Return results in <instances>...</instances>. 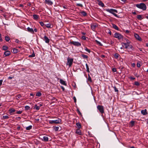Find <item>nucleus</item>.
Wrapping results in <instances>:
<instances>
[{
    "mask_svg": "<svg viewBox=\"0 0 148 148\" xmlns=\"http://www.w3.org/2000/svg\"><path fill=\"white\" fill-rule=\"evenodd\" d=\"M136 6L143 10H145L147 8L146 5L143 3H141L136 5Z\"/></svg>",
    "mask_w": 148,
    "mask_h": 148,
    "instance_id": "nucleus-1",
    "label": "nucleus"
},
{
    "mask_svg": "<svg viewBox=\"0 0 148 148\" xmlns=\"http://www.w3.org/2000/svg\"><path fill=\"white\" fill-rule=\"evenodd\" d=\"M106 11L112 14L115 16L116 17H118L117 15L114 13V12H115L116 13L117 12V11L116 10L112 9H106Z\"/></svg>",
    "mask_w": 148,
    "mask_h": 148,
    "instance_id": "nucleus-2",
    "label": "nucleus"
},
{
    "mask_svg": "<svg viewBox=\"0 0 148 148\" xmlns=\"http://www.w3.org/2000/svg\"><path fill=\"white\" fill-rule=\"evenodd\" d=\"M61 119L58 118L57 119L55 120H50L49 121V123L51 124H58L61 122Z\"/></svg>",
    "mask_w": 148,
    "mask_h": 148,
    "instance_id": "nucleus-3",
    "label": "nucleus"
},
{
    "mask_svg": "<svg viewBox=\"0 0 148 148\" xmlns=\"http://www.w3.org/2000/svg\"><path fill=\"white\" fill-rule=\"evenodd\" d=\"M97 108L100 112L103 114L104 113V107L101 105H98L97 106Z\"/></svg>",
    "mask_w": 148,
    "mask_h": 148,
    "instance_id": "nucleus-4",
    "label": "nucleus"
},
{
    "mask_svg": "<svg viewBox=\"0 0 148 148\" xmlns=\"http://www.w3.org/2000/svg\"><path fill=\"white\" fill-rule=\"evenodd\" d=\"M69 44H73L75 46L77 47L80 46L81 45L80 42H76L73 41H70Z\"/></svg>",
    "mask_w": 148,
    "mask_h": 148,
    "instance_id": "nucleus-5",
    "label": "nucleus"
},
{
    "mask_svg": "<svg viewBox=\"0 0 148 148\" xmlns=\"http://www.w3.org/2000/svg\"><path fill=\"white\" fill-rule=\"evenodd\" d=\"M114 36L115 38L120 40L123 38V36L118 33H115L114 34Z\"/></svg>",
    "mask_w": 148,
    "mask_h": 148,
    "instance_id": "nucleus-6",
    "label": "nucleus"
},
{
    "mask_svg": "<svg viewBox=\"0 0 148 148\" xmlns=\"http://www.w3.org/2000/svg\"><path fill=\"white\" fill-rule=\"evenodd\" d=\"M67 65H69V67L71 66L72 65L73 62V58H70L69 57L67 58Z\"/></svg>",
    "mask_w": 148,
    "mask_h": 148,
    "instance_id": "nucleus-7",
    "label": "nucleus"
},
{
    "mask_svg": "<svg viewBox=\"0 0 148 148\" xmlns=\"http://www.w3.org/2000/svg\"><path fill=\"white\" fill-rule=\"evenodd\" d=\"M98 24L96 23H94L91 24V28L93 31H95L96 28L98 27Z\"/></svg>",
    "mask_w": 148,
    "mask_h": 148,
    "instance_id": "nucleus-8",
    "label": "nucleus"
},
{
    "mask_svg": "<svg viewBox=\"0 0 148 148\" xmlns=\"http://www.w3.org/2000/svg\"><path fill=\"white\" fill-rule=\"evenodd\" d=\"M11 54V52L10 51L7 50L5 51L3 54V56L4 57L7 56H9Z\"/></svg>",
    "mask_w": 148,
    "mask_h": 148,
    "instance_id": "nucleus-9",
    "label": "nucleus"
},
{
    "mask_svg": "<svg viewBox=\"0 0 148 148\" xmlns=\"http://www.w3.org/2000/svg\"><path fill=\"white\" fill-rule=\"evenodd\" d=\"M134 36L136 38V39L138 40L141 41L142 40L141 38L140 37V36H139V35L136 34V33H134Z\"/></svg>",
    "mask_w": 148,
    "mask_h": 148,
    "instance_id": "nucleus-10",
    "label": "nucleus"
},
{
    "mask_svg": "<svg viewBox=\"0 0 148 148\" xmlns=\"http://www.w3.org/2000/svg\"><path fill=\"white\" fill-rule=\"evenodd\" d=\"M43 40L45 41V42L46 43H49V39L46 36H45L44 37Z\"/></svg>",
    "mask_w": 148,
    "mask_h": 148,
    "instance_id": "nucleus-11",
    "label": "nucleus"
},
{
    "mask_svg": "<svg viewBox=\"0 0 148 148\" xmlns=\"http://www.w3.org/2000/svg\"><path fill=\"white\" fill-rule=\"evenodd\" d=\"M45 2L46 4L50 5H52L53 4L52 2L50 0H45Z\"/></svg>",
    "mask_w": 148,
    "mask_h": 148,
    "instance_id": "nucleus-12",
    "label": "nucleus"
},
{
    "mask_svg": "<svg viewBox=\"0 0 148 148\" xmlns=\"http://www.w3.org/2000/svg\"><path fill=\"white\" fill-rule=\"evenodd\" d=\"M27 31L32 34H34V30L32 28H30L29 27H28L27 28Z\"/></svg>",
    "mask_w": 148,
    "mask_h": 148,
    "instance_id": "nucleus-13",
    "label": "nucleus"
},
{
    "mask_svg": "<svg viewBox=\"0 0 148 148\" xmlns=\"http://www.w3.org/2000/svg\"><path fill=\"white\" fill-rule=\"evenodd\" d=\"M60 83L62 85H63L65 86L66 85V82L63 80L61 79H60Z\"/></svg>",
    "mask_w": 148,
    "mask_h": 148,
    "instance_id": "nucleus-14",
    "label": "nucleus"
},
{
    "mask_svg": "<svg viewBox=\"0 0 148 148\" xmlns=\"http://www.w3.org/2000/svg\"><path fill=\"white\" fill-rule=\"evenodd\" d=\"M98 4L99 6L102 7H103L104 6V3L102 2L101 1L98 0Z\"/></svg>",
    "mask_w": 148,
    "mask_h": 148,
    "instance_id": "nucleus-15",
    "label": "nucleus"
},
{
    "mask_svg": "<svg viewBox=\"0 0 148 148\" xmlns=\"http://www.w3.org/2000/svg\"><path fill=\"white\" fill-rule=\"evenodd\" d=\"M122 45H124L125 46V49H127L128 47L130 44H128L126 43L123 42L122 43Z\"/></svg>",
    "mask_w": 148,
    "mask_h": 148,
    "instance_id": "nucleus-16",
    "label": "nucleus"
},
{
    "mask_svg": "<svg viewBox=\"0 0 148 148\" xmlns=\"http://www.w3.org/2000/svg\"><path fill=\"white\" fill-rule=\"evenodd\" d=\"M33 17L34 19L35 20H37L39 17V16L38 15L34 14L33 15Z\"/></svg>",
    "mask_w": 148,
    "mask_h": 148,
    "instance_id": "nucleus-17",
    "label": "nucleus"
},
{
    "mask_svg": "<svg viewBox=\"0 0 148 148\" xmlns=\"http://www.w3.org/2000/svg\"><path fill=\"white\" fill-rule=\"evenodd\" d=\"M141 113L143 115H145L146 114H147V112L146 109H145L144 110H142L141 111Z\"/></svg>",
    "mask_w": 148,
    "mask_h": 148,
    "instance_id": "nucleus-18",
    "label": "nucleus"
},
{
    "mask_svg": "<svg viewBox=\"0 0 148 148\" xmlns=\"http://www.w3.org/2000/svg\"><path fill=\"white\" fill-rule=\"evenodd\" d=\"M9 111L10 114H11L13 112H14L15 111V110L13 108H12L9 110Z\"/></svg>",
    "mask_w": 148,
    "mask_h": 148,
    "instance_id": "nucleus-19",
    "label": "nucleus"
},
{
    "mask_svg": "<svg viewBox=\"0 0 148 148\" xmlns=\"http://www.w3.org/2000/svg\"><path fill=\"white\" fill-rule=\"evenodd\" d=\"M42 140L44 141H48V138L47 137L44 136Z\"/></svg>",
    "mask_w": 148,
    "mask_h": 148,
    "instance_id": "nucleus-20",
    "label": "nucleus"
},
{
    "mask_svg": "<svg viewBox=\"0 0 148 148\" xmlns=\"http://www.w3.org/2000/svg\"><path fill=\"white\" fill-rule=\"evenodd\" d=\"M112 27L114 29L116 30H118L119 29L118 27L114 24H112Z\"/></svg>",
    "mask_w": 148,
    "mask_h": 148,
    "instance_id": "nucleus-21",
    "label": "nucleus"
},
{
    "mask_svg": "<svg viewBox=\"0 0 148 148\" xmlns=\"http://www.w3.org/2000/svg\"><path fill=\"white\" fill-rule=\"evenodd\" d=\"M8 48V47L6 45H4L2 47V50H3L6 51Z\"/></svg>",
    "mask_w": 148,
    "mask_h": 148,
    "instance_id": "nucleus-22",
    "label": "nucleus"
},
{
    "mask_svg": "<svg viewBox=\"0 0 148 148\" xmlns=\"http://www.w3.org/2000/svg\"><path fill=\"white\" fill-rule=\"evenodd\" d=\"M45 26L48 28L51 29L52 28V27H51V25L50 23L47 24L45 25Z\"/></svg>",
    "mask_w": 148,
    "mask_h": 148,
    "instance_id": "nucleus-23",
    "label": "nucleus"
},
{
    "mask_svg": "<svg viewBox=\"0 0 148 148\" xmlns=\"http://www.w3.org/2000/svg\"><path fill=\"white\" fill-rule=\"evenodd\" d=\"M76 133L77 134H78L81 135L82 134V133L81 132V131L79 129H77L76 131Z\"/></svg>",
    "mask_w": 148,
    "mask_h": 148,
    "instance_id": "nucleus-24",
    "label": "nucleus"
},
{
    "mask_svg": "<svg viewBox=\"0 0 148 148\" xmlns=\"http://www.w3.org/2000/svg\"><path fill=\"white\" fill-rule=\"evenodd\" d=\"M81 56L84 59H87L88 57L87 55L84 54H82Z\"/></svg>",
    "mask_w": 148,
    "mask_h": 148,
    "instance_id": "nucleus-25",
    "label": "nucleus"
},
{
    "mask_svg": "<svg viewBox=\"0 0 148 148\" xmlns=\"http://www.w3.org/2000/svg\"><path fill=\"white\" fill-rule=\"evenodd\" d=\"M88 75V77L87 79V80L88 82H92L91 77L89 75Z\"/></svg>",
    "mask_w": 148,
    "mask_h": 148,
    "instance_id": "nucleus-26",
    "label": "nucleus"
},
{
    "mask_svg": "<svg viewBox=\"0 0 148 148\" xmlns=\"http://www.w3.org/2000/svg\"><path fill=\"white\" fill-rule=\"evenodd\" d=\"M40 108L38 106H37L36 104L35 105L34 109H36V110H39Z\"/></svg>",
    "mask_w": 148,
    "mask_h": 148,
    "instance_id": "nucleus-27",
    "label": "nucleus"
},
{
    "mask_svg": "<svg viewBox=\"0 0 148 148\" xmlns=\"http://www.w3.org/2000/svg\"><path fill=\"white\" fill-rule=\"evenodd\" d=\"M32 128V125H29L26 128V130H31Z\"/></svg>",
    "mask_w": 148,
    "mask_h": 148,
    "instance_id": "nucleus-28",
    "label": "nucleus"
},
{
    "mask_svg": "<svg viewBox=\"0 0 148 148\" xmlns=\"http://www.w3.org/2000/svg\"><path fill=\"white\" fill-rule=\"evenodd\" d=\"M81 13L84 16H86L87 15L86 12L84 11L81 12Z\"/></svg>",
    "mask_w": 148,
    "mask_h": 148,
    "instance_id": "nucleus-29",
    "label": "nucleus"
},
{
    "mask_svg": "<svg viewBox=\"0 0 148 148\" xmlns=\"http://www.w3.org/2000/svg\"><path fill=\"white\" fill-rule=\"evenodd\" d=\"M76 125L78 128L79 129L81 128V125L79 123H76Z\"/></svg>",
    "mask_w": 148,
    "mask_h": 148,
    "instance_id": "nucleus-30",
    "label": "nucleus"
},
{
    "mask_svg": "<svg viewBox=\"0 0 148 148\" xmlns=\"http://www.w3.org/2000/svg\"><path fill=\"white\" fill-rule=\"evenodd\" d=\"M35 54L34 53V51H33V53L31 55L29 56V58H33L35 56Z\"/></svg>",
    "mask_w": 148,
    "mask_h": 148,
    "instance_id": "nucleus-31",
    "label": "nucleus"
},
{
    "mask_svg": "<svg viewBox=\"0 0 148 148\" xmlns=\"http://www.w3.org/2000/svg\"><path fill=\"white\" fill-rule=\"evenodd\" d=\"M5 39L7 41H8L10 40V38L8 36H5Z\"/></svg>",
    "mask_w": 148,
    "mask_h": 148,
    "instance_id": "nucleus-32",
    "label": "nucleus"
},
{
    "mask_svg": "<svg viewBox=\"0 0 148 148\" xmlns=\"http://www.w3.org/2000/svg\"><path fill=\"white\" fill-rule=\"evenodd\" d=\"M96 42L100 46H102L103 45L102 44V43L98 41L97 40H95Z\"/></svg>",
    "mask_w": 148,
    "mask_h": 148,
    "instance_id": "nucleus-33",
    "label": "nucleus"
},
{
    "mask_svg": "<svg viewBox=\"0 0 148 148\" xmlns=\"http://www.w3.org/2000/svg\"><path fill=\"white\" fill-rule=\"evenodd\" d=\"M13 52L14 53H17L18 52V50L16 48H14L13 49Z\"/></svg>",
    "mask_w": 148,
    "mask_h": 148,
    "instance_id": "nucleus-34",
    "label": "nucleus"
},
{
    "mask_svg": "<svg viewBox=\"0 0 148 148\" xmlns=\"http://www.w3.org/2000/svg\"><path fill=\"white\" fill-rule=\"evenodd\" d=\"M137 18L138 20H141L142 19V16L141 15H138L137 16Z\"/></svg>",
    "mask_w": 148,
    "mask_h": 148,
    "instance_id": "nucleus-35",
    "label": "nucleus"
},
{
    "mask_svg": "<svg viewBox=\"0 0 148 148\" xmlns=\"http://www.w3.org/2000/svg\"><path fill=\"white\" fill-rule=\"evenodd\" d=\"M86 71L88 72H89V68L88 65L87 63H86Z\"/></svg>",
    "mask_w": 148,
    "mask_h": 148,
    "instance_id": "nucleus-36",
    "label": "nucleus"
},
{
    "mask_svg": "<svg viewBox=\"0 0 148 148\" xmlns=\"http://www.w3.org/2000/svg\"><path fill=\"white\" fill-rule=\"evenodd\" d=\"M119 55V54L116 53L114 55V56L117 59L118 58Z\"/></svg>",
    "mask_w": 148,
    "mask_h": 148,
    "instance_id": "nucleus-37",
    "label": "nucleus"
},
{
    "mask_svg": "<svg viewBox=\"0 0 148 148\" xmlns=\"http://www.w3.org/2000/svg\"><path fill=\"white\" fill-rule=\"evenodd\" d=\"M41 95V93L40 92H38L36 94V96L37 97H40Z\"/></svg>",
    "mask_w": 148,
    "mask_h": 148,
    "instance_id": "nucleus-38",
    "label": "nucleus"
},
{
    "mask_svg": "<svg viewBox=\"0 0 148 148\" xmlns=\"http://www.w3.org/2000/svg\"><path fill=\"white\" fill-rule=\"evenodd\" d=\"M21 95L20 94H19L16 95V99H18L19 98H21Z\"/></svg>",
    "mask_w": 148,
    "mask_h": 148,
    "instance_id": "nucleus-39",
    "label": "nucleus"
},
{
    "mask_svg": "<svg viewBox=\"0 0 148 148\" xmlns=\"http://www.w3.org/2000/svg\"><path fill=\"white\" fill-rule=\"evenodd\" d=\"M84 49L86 51L88 52L89 53H90V49H88L86 47H85L84 48Z\"/></svg>",
    "mask_w": 148,
    "mask_h": 148,
    "instance_id": "nucleus-40",
    "label": "nucleus"
},
{
    "mask_svg": "<svg viewBox=\"0 0 148 148\" xmlns=\"http://www.w3.org/2000/svg\"><path fill=\"white\" fill-rule=\"evenodd\" d=\"M9 118V117L7 115L3 116L2 119H8Z\"/></svg>",
    "mask_w": 148,
    "mask_h": 148,
    "instance_id": "nucleus-41",
    "label": "nucleus"
},
{
    "mask_svg": "<svg viewBox=\"0 0 148 148\" xmlns=\"http://www.w3.org/2000/svg\"><path fill=\"white\" fill-rule=\"evenodd\" d=\"M25 109L26 110H28L30 108V107L28 106H25Z\"/></svg>",
    "mask_w": 148,
    "mask_h": 148,
    "instance_id": "nucleus-42",
    "label": "nucleus"
},
{
    "mask_svg": "<svg viewBox=\"0 0 148 148\" xmlns=\"http://www.w3.org/2000/svg\"><path fill=\"white\" fill-rule=\"evenodd\" d=\"M23 112V111L21 110H19L18 111L16 112V114H21Z\"/></svg>",
    "mask_w": 148,
    "mask_h": 148,
    "instance_id": "nucleus-43",
    "label": "nucleus"
},
{
    "mask_svg": "<svg viewBox=\"0 0 148 148\" xmlns=\"http://www.w3.org/2000/svg\"><path fill=\"white\" fill-rule=\"evenodd\" d=\"M15 42L17 43H20L21 42L18 39H16L15 40Z\"/></svg>",
    "mask_w": 148,
    "mask_h": 148,
    "instance_id": "nucleus-44",
    "label": "nucleus"
},
{
    "mask_svg": "<svg viewBox=\"0 0 148 148\" xmlns=\"http://www.w3.org/2000/svg\"><path fill=\"white\" fill-rule=\"evenodd\" d=\"M113 88H114V91L115 92H118L119 90L117 88H116L115 86L113 87Z\"/></svg>",
    "mask_w": 148,
    "mask_h": 148,
    "instance_id": "nucleus-45",
    "label": "nucleus"
},
{
    "mask_svg": "<svg viewBox=\"0 0 148 148\" xmlns=\"http://www.w3.org/2000/svg\"><path fill=\"white\" fill-rule=\"evenodd\" d=\"M59 129V127H55L54 128V130L56 131H58V130Z\"/></svg>",
    "mask_w": 148,
    "mask_h": 148,
    "instance_id": "nucleus-46",
    "label": "nucleus"
},
{
    "mask_svg": "<svg viewBox=\"0 0 148 148\" xmlns=\"http://www.w3.org/2000/svg\"><path fill=\"white\" fill-rule=\"evenodd\" d=\"M76 6L82 7L83 5L82 4L80 3H77L76 4Z\"/></svg>",
    "mask_w": 148,
    "mask_h": 148,
    "instance_id": "nucleus-47",
    "label": "nucleus"
},
{
    "mask_svg": "<svg viewBox=\"0 0 148 148\" xmlns=\"http://www.w3.org/2000/svg\"><path fill=\"white\" fill-rule=\"evenodd\" d=\"M134 84H135V85H136L137 86H138L140 85L139 83L138 82H135Z\"/></svg>",
    "mask_w": 148,
    "mask_h": 148,
    "instance_id": "nucleus-48",
    "label": "nucleus"
},
{
    "mask_svg": "<svg viewBox=\"0 0 148 148\" xmlns=\"http://www.w3.org/2000/svg\"><path fill=\"white\" fill-rule=\"evenodd\" d=\"M128 47H129V49H132V50H133V49H132L133 46H132V45L130 44Z\"/></svg>",
    "mask_w": 148,
    "mask_h": 148,
    "instance_id": "nucleus-49",
    "label": "nucleus"
},
{
    "mask_svg": "<svg viewBox=\"0 0 148 148\" xmlns=\"http://www.w3.org/2000/svg\"><path fill=\"white\" fill-rule=\"evenodd\" d=\"M126 43H127L128 44H130L131 43L130 41L129 40L126 39Z\"/></svg>",
    "mask_w": 148,
    "mask_h": 148,
    "instance_id": "nucleus-50",
    "label": "nucleus"
},
{
    "mask_svg": "<svg viewBox=\"0 0 148 148\" xmlns=\"http://www.w3.org/2000/svg\"><path fill=\"white\" fill-rule=\"evenodd\" d=\"M39 23L40 25L42 27H43L44 25V24L42 22H39Z\"/></svg>",
    "mask_w": 148,
    "mask_h": 148,
    "instance_id": "nucleus-51",
    "label": "nucleus"
},
{
    "mask_svg": "<svg viewBox=\"0 0 148 148\" xmlns=\"http://www.w3.org/2000/svg\"><path fill=\"white\" fill-rule=\"evenodd\" d=\"M137 65L138 67H139L141 66L140 64V63L137 62Z\"/></svg>",
    "mask_w": 148,
    "mask_h": 148,
    "instance_id": "nucleus-52",
    "label": "nucleus"
},
{
    "mask_svg": "<svg viewBox=\"0 0 148 148\" xmlns=\"http://www.w3.org/2000/svg\"><path fill=\"white\" fill-rule=\"evenodd\" d=\"M130 123L131 124V125H132V126H133L134 125V121H131L130 122Z\"/></svg>",
    "mask_w": 148,
    "mask_h": 148,
    "instance_id": "nucleus-53",
    "label": "nucleus"
},
{
    "mask_svg": "<svg viewBox=\"0 0 148 148\" xmlns=\"http://www.w3.org/2000/svg\"><path fill=\"white\" fill-rule=\"evenodd\" d=\"M14 78V76L9 77H8V79H12V78Z\"/></svg>",
    "mask_w": 148,
    "mask_h": 148,
    "instance_id": "nucleus-54",
    "label": "nucleus"
},
{
    "mask_svg": "<svg viewBox=\"0 0 148 148\" xmlns=\"http://www.w3.org/2000/svg\"><path fill=\"white\" fill-rule=\"evenodd\" d=\"M82 38L84 40H85L86 39V37L84 36H82Z\"/></svg>",
    "mask_w": 148,
    "mask_h": 148,
    "instance_id": "nucleus-55",
    "label": "nucleus"
},
{
    "mask_svg": "<svg viewBox=\"0 0 148 148\" xmlns=\"http://www.w3.org/2000/svg\"><path fill=\"white\" fill-rule=\"evenodd\" d=\"M73 99L74 100V102L76 103V99L75 97H73Z\"/></svg>",
    "mask_w": 148,
    "mask_h": 148,
    "instance_id": "nucleus-56",
    "label": "nucleus"
},
{
    "mask_svg": "<svg viewBox=\"0 0 148 148\" xmlns=\"http://www.w3.org/2000/svg\"><path fill=\"white\" fill-rule=\"evenodd\" d=\"M112 71L114 72H115L116 71V68H113L112 69Z\"/></svg>",
    "mask_w": 148,
    "mask_h": 148,
    "instance_id": "nucleus-57",
    "label": "nucleus"
},
{
    "mask_svg": "<svg viewBox=\"0 0 148 148\" xmlns=\"http://www.w3.org/2000/svg\"><path fill=\"white\" fill-rule=\"evenodd\" d=\"M0 41H3V39L1 38V34H0Z\"/></svg>",
    "mask_w": 148,
    "mask_h": 148,
    "instance_id": "nucleus-58",
    "label": "nucleus"
},
{
    "mask_svg": "<svg viewBox=\"0 0 148 148\" xmlns=\"http://www.w3.org/2000/svg\"><path fill=\"white\" fill-rule=\"evenodd\" d=\"M43 105V103L39 104H38L39 105L38 106L40 108V107L42 106Z\"/></svg>",
    "mask_w": 148,
    "mask_h": 148,
    "instance_id": "nucleus-59",
    "label": "nucleus"
},
{
    "mask_svg": "<svg viewBox=\"0 0 148 148\" xmlns=\"http://www.w3.org/2000/svg\"><path fill=\"white\" fill-rule=\"evenodd\" d=\"M3 82L2 80H0V86H1Z\"/></svg>",
    "mask_w": 148,
    "mask_h": 148,
    "instance_id": "nucleus-60",
    "label": "nucleus"
},
{
    "mask_svg": "<svg viewBox=\"0 0 148 148\" xmlns=\"http://www.w3.org/2000/svg\"><path fill=\"white\" fill-rule=\"evenodd\" d=\"M61 88L62 89L63 91H64L65 90V89L63 86H61Z\"/></svg>",
    "mask_w": 148,
    "mask_h": 148,
    "instance_id": "nucleus-61",
    "label": "nucleus"
},
{
    "mask_svg": "<svg viewBox=\"0 0 148 148\" xmlns=\"http://www.w3.org/2000/svg\"><path fill=\"white\" fill-rule=\"evenodd\" d=\"M130 31L128 30H126L125 31V32L127 33H130Z\"/></svg>",
    "mask_w": 148,
    "mask_h": 148,
    "instance_id": "nucleus-62",
    "label": "nucleus"
},
{
    "mask_svg": "<svg viewBox=\"0 0 148 148\" xmlns=\"http://www.w3.org/2000/svg\"><path fill=\"white\" fill-rule=\"evenodd\" d=\"M130 78L132 80H134L135 79L134 78L132 77H130Z\"/></svg>",
    "mask_w": 148,
    "mask_h": 148,
    "instance_id": "nucleus-63",
    "label": "nucleus"
},
{
    "mask_svg": "<svg viewBox=\"0 0 148 148\" xmlns=\"http://www.w3.org/2000/svg\"><path fill=\"white\" fill-rule=\"evenodd\" d=\"M132 13L134 15H136V12H132Z\"/></svg>",
    "mask_w": 148,
    "mask_h": 148,
    "instance_id": "nucleus-64",
    "label": "nucleus"
}]
</instances>
